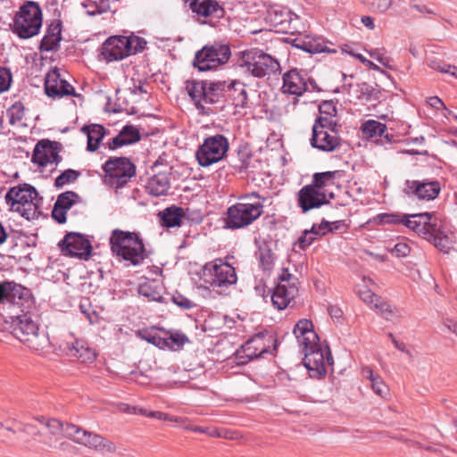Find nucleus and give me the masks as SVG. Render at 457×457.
I'll return each instance as SVG.
<instances>
[{"label":"nucleus","mask_w":457,"mask_h":457,"mask_svg":"<svg viewBox=\"0 0 457 457\" xmlns=\"http://www.w3.org/2000/svg\"><path fill=\"white\" fill-rule=\"evenodd\" d=\"M293 333L304 353L303 363L312 376L320 377L326 373L327 365L333 364V358L328 349L327 356L320 345V339L310 320L302 319L295 326Z\"/></svg>","instance_id":"nucleus-1"},{"label":"nucleus","mask_w":457,"mask_h":457,"mask_svg":"<svg viewBox=\"0 0 457 457\" xmlns=\"http://www.w3.org/2000/svg\"><path fill=\"white\" fill-rule=\"evenodd\" d=\"M238 202L229 206L225 224L231 229H238L252 224L263 212V200L257 193L244 195Z\"/></svg>","instance_id":"nucleus-2"},{"label":"nucleus","mask_w":457,"mask_h":457,"mask_svg":"<svg viewBox=\"0 0 457 457\" xmlns=\"http://www.w3.org/2000/svg\"><path fill=\"white\" fill-rule=\"evenodd\" d=\"M38 193L30 185L13 187L5 195V201L12 212L20 213L28 220H36L41 214Z\"/></svg>","instance_id":"nucleus-3"},{"label":"nucleus","mask_w":457,"mask_h":457,"mask_svg":"<svg viewBox=\"0 0 457 457\" xmlns=\"http://www.w3.org/2000/svg\"><path fill=\"white\" fill-rule=\"evenodd\" d=\"M110 245L114 254L132 265H138L145 259V245L136 232L114 229L110 237Z\"/></svg>","instance_id":"nucleus-4"},{"label":"nucleus","mask_w":457,"mask_h":457,"mask_svg":"<svg viewBox=\"0 0 457 457\" xmlns=\"http://www.w3.org/2000/svg\"><path fill=\"white\" fill-rule=\"evenodd\" d=\"M200 287H212L220 294L225 293L228 287L237 280L236 270L221 259H215L204 264L200 273Z\"/></svg>","instance_id":"nucleus-5"},{"label":"nucleus","mask_w":457,"mask_h":457,"mask_svg":"<svg viewBox=\"0 0 457 457\" xmlns=\"http://www.w3.org/2000/svg\"><path fill=\"white\" fill-rule=\"evenodd\" d=\"M43 23L42 10L38 3L25 2L15 13L12 31L21 39H29L37 36Z\"/></svg>","instance_id":"nucleus-6"},{"label":"nucleus","mask_w":457,"mask_h":457,"mask_svg":"<svg viewBox=\"0 0 457 457\" xmlns=\"http://www.w3.org/2000/svg\"><path fill=\"white\" fill-rule=\"evenodd\" d=\"M28 310L21 312L22 314H11L9 328L19 341L34 351H39L44 348L46 339L44 335L39 334L38 324L33 320Z\"/></svg>","instance_id":"nucleus-7"},{"label":"nucleus","mask_w":457,"mask_h":457,"mask_svg":"<svg viewBox=\"0 0 457 457\" xmlns=\"http://www.w3.org/2000/svg\"><path fill=\"white\" fill-rule=\"evenodd\" d=\"M144 38L130 36H112L101 46L100 55L106 62L120 61L145 49Z\"/></svg>","instance_id":"nucleus-8"},{"label":"nucleus","mask_w":457,"mask_h":457,"mask_svg":"<svg viewBox=\"0 0 457 457\" xmlns=\"http://www.w3.org/2000/svg\"><path fill=\"white\" fill-rule=\"evenodd\" d=\"M241 54L240 66L253 77L263 78L280 71L278 61L261 50H245Z\"/></svg>","instance_id":"nucleus-9"},{"label":"nucleus","mask_w":457,"mask_h":457,"mask_svg":"<svg viewBox=\"0 0 457 457\" xmlns=\"http://www.w3.org/2000/svg\"><path fill=\"white\" fill-rule=\"evenodd\" d=\"M32 305L33 296L29 288L14 282H0V306L4 309L12 308L24 312Z\"/></svg>","instance_id":"nucleus-10"},{"label":"nucleus","mask_w":457,"mask_h":457,"mask_svg":"<svg viewBox=\"0 0 457 457\" xmlns=\"http://www.w3.org/2000/svg\"><path fill=\"white\" fill-rule=\"evenodd\" d=\"M231 56L228 45L214 43L197 51L194 65L202 71L216 69L228 62Z\"/></svg>","instance_id":"nucleus-11"},{"label":"nucleus","mask_w":457,"mask_h":457,"mask_svg":"<svg viewBox=\"0 0 457 457\" xmlns=\"http://www.w3.org/2000/svg\"><path fill=\"white\" fill-rule=\"evenodd\" d=\"M228 147V141L223 135L208 137L196 150V160L201 166L208 167L221 161L226 156Z\"/></svg>","instance_id":"nucleus-12"},{"label":"nucleus","mask_w":457,"mask_h":457,"mask_svg":"<svg viewBox=\"0 0 457 457\" xmlns=\"http://www.w3.org/2000/svg\"><path fill=\"white\" fill-rule=\"evenodd\" d=\"M103 170L108 183L116 189L123 187L136 175V166L127 157L110 158Z\"/></svg>","instance_id":"nucleus-13"},{"label":"nucleus","mask_w":457,"mask_h":457,"mask_svg":"<svg viewBox=\"0 0 457 457\" xmlns=\"http://www.w3.org/2000/svg\"><path fill=\"white\" fill-rule=\"evenodd\" d=\"M282 92L295 96L293 104L296 105L301 96L306 91L320 90L316 81L308 76L304 71L292 69L283 75Z\"/></svg>","instance_id":"nucleus-14"},{"label":"nucleus","mask_w":457,"mask_h":457,"mask_svg":"<svg viewBox=\"0 0 457 457\" xmlns=\"http://www.w3.org/2000/svg\"><path fill=\"white\" fill-rule=\"evenodd\" d=\"M184 8L200 24H211L213 19L225 15L223 6L217 0H184Z\"/></svg>","instance_id":"nucleus-15"},{"label":"nucleus","mask_w":457,"mask_h":457,"mask_svg":"<svg viewBox=\"0 0 457 457\" xmlns=\"http://www.w3.org/2000/svg\"><path fill=\"white\" fill-rule=\"evenodd\" d=\"M278 283L273 290L271 301L278 310L286 309L298 293L295 278L288 270L283 268L278 277Z\"/></svg>","instance_id":"nucleus-16"},{"label":"nucleus","mask_w":457,"mask_h":457,"mask_svg":"<svg viewBox=\"0 0 457 457\" xmlns=\"http://www.w3.org/2000/svg\"><path fill=\"white\" fill-rule=\"evenodd\" d=\"M278 339L273 332L263 331L257 333L245 342L242 346V353L245 356L253 360L262 356L270 350H276Z\"/></svg>","instance_id":"nucleus-17"},{"label":"nucleus","mask_w":457,"mask_h":457,"mask_svg":"<svg viewBox=\"0 0 457 457\" xmlns=\"http://www.w3.org/2000/svg\"><path fill=\"white\" fill-rule=\"evenodd\" d=\"M336 127L314 123L311 137L312 146L323 152H333L338 149L341 145V138L335 129Z\"/></svg>","instance_id":"nucleus-18"},{"label":"nucleus","mask_w":457,"mask_h":457,"mask_svg":"<svg viewBox=\"0 0 457 457\" xmlns=\"http://www.w3.org/2000/svg\"><path fill=\"white\" fill-rule=\"evenodd\" d=\"M422 215L427 216L424 220V225L415 229V233L422 238L431 242L434 245L443 250L446 246V237H444L441 220L435 212H422Z\"/></svg>","instance_id":"nucleus-19"},{"label":"nucleus","mask_w":457,"mask_h":457,"mask_svg":"<svg viewBox=\"0 0 457 457\" xmlns=\"http://www.w3.org/2000/svg\"><path fill=\"white\" fill-rule=\"evenodd\" d=\"M441 191L439 181L434 179H407L404 183L403 192L409 197L416 198L420 201L435 200Z\"/></svg>","instance_id":"nucleus-20"},{"label":"nucleus","mask_w":457,"mask_h":457,"mask_svg":"<svg viewBox=\"0 0 457 457\" xmlns=\"http://www.w3.org/2000/svg\"><path fill=\"white\" fill-rule=\"evenodd\" d=\"M59 246L64 255L79 257L80 259H87L92 251L89 240L83 235L76 232L68 233L60 241Z\"/></svg>","instance_id":"nucleus-21"},{"label":"nucleus","mask_w":457,"mask_h":457,"mask_svg":"<svg viewBox=\"0 0 457 457\" xmlns=\"http://www.w3.org/2000/svg\"><path fill=\"white\" fill-rule=\"evenodd\" d=\"M45 90L48 96L62 97L65 96H78L74 87L62 79L57 70L51 71L45 79Z\"/></svg>","instance_id":"nucleus-22"},{"label":"nucleus","mask_w":457,"mask_h":457,"mask_svg":"<svg viewBox=\"0 0 457 457\" xmlns=\"http://www.w3.org/2000/svg\"><path fill=\"white\" fill-rule=\"evenodd\" d=\"M427 216L420 213L415 214H395V213H380L377 216V220L382 224H403L409 229L415 231L416 228L424 225V220Z\"/></svg>","instance_id":"nucleus-23"},{"label":"nucleus","mask_w":457,"mask_h":457,"mask_svg":"<svg viewBox=\"0 0 457 457\" xmlns=\"http://www.w3.org/2000/svg\"><path fill=\"white\" fill-rule=\"evenodd\" d=\"M62 161L56 148L49 140H40L35 146L32 155V162L41 167L48 164L55 166Z\"/></svg>","instance_id":"nucleus-24"},{"label":"nucleus","mask_w":457,"mask_h":457,"mask_svg":"<svg viewBox=\"0 0 457 457\" xmlns=\"http://www.w3.org/2000/svg\"><path fill=\"white\" fill-rule=\"evenodd\" d=\"M328 203L326 194L312 186H304L298 193V204L303 212L319 208Z\"/></svg>","instance_id":"nucleus-25"},{"label":"nucleus","mask_w":457,"mask_h":457,"mask_svg":"<svg viewBox=\"0 0 457 457\" xmlns=\"http://www.w3.org/2000/svg\"><path fill=\"white\" fill-rule=\"evenodd\" d=\"M141 138L139 129L133 125H126L120 133L107 143L110 150H115L124 145H132Z\"/></svg>","instance_id":"nucleus-26"},{"label":"nucleus","mask_w":457,"mask_h":457,"mask_svg":"<svg viewBox=\"0 0 457 457\" xmlns=\"http://www.w3.org/2000/svg\"><path fill=\"white\" fill-rule=\"evenodd\" d=\"M67 349L70 356L77 358L81 362H92L96 357L95 351L82 339H76L71 345H68Z\"/></svg>","instance_id":"nucleus-27"},{"label":"nucleus","mask_w":457,"mask_h":457,"mask_svg":"<svg viewBox=\"0 0 457 457\" xmlns=\"http://www.w3.org/2000/svg\"><path fill=\"white\" fill-rule=\"evenodd\" d=\"M205 87L206 80H187L186 83V90L201 113H205L204 105Z\"/></svg>","instance_id":"nucleus-28"},{"label":"nucleus","mask_w":457,"mask_h":457,"mask_svg":"<svg viewBox=\"0 0 457 457\" xmlns=\"http://www.w3.org/2000/svg\"><path fill=\"white\" fill-rule=\"evenodd\" d=\"M170 178L167 172H159L148 179L146 191L154 196L165 195L170 189Z\"/></svg>","instance_id":"nucleus-29"},{"label":"nucleus","mask_w":457,"mask_h":457,"mask_svg":"<svg viewBox=\"0 0 457 457\" xmlns=\"http://www.w3.org/2000/svg\"><path fill=\"white\" fill-rule=\"evenodd\" d=\"M79 445L93 448L99 452L113 453L116 447L112 442L107 440L97 434L85 431V435Z\"/></svg>","instance_id":"nucleus-30"},{"label":"nucleus","mask_w":457,"mask_h":457,"mask_svg":"<svg viewBox=\"0 0 457 457\" xmlns=\"http://www.w3.org/2000/svg\"><path fill=\"white\" fill-rule=\"evenodd\" d=\"M81 131L87 137V148L89 152H95L99 148L100 142L107 132L105 128L100 124L85 125Z\"/></svg>","instance_id":"nucleus-31"},{"label":"nucleus","mask_w":457,"mask_h":457,"mask_svg":"<svg viewBox=\"0 0 457 457\" xmlns=\"http://www.w3.org/2000/svg\"><path fill=\"white\" fill-rule=\"evenodd\" d=\"M61 32L62 26L60 22L51 23L41 40L40 51L49 52L54 50L62 39Z\"/></svg>","instance_id":"nucleus-32"},{"label":"nucleus","mask_w":457,"mask_h":457,"mask_svg":"<svg viewBox=\"0 0 457 457\" xmlns=\"http://www.w3.org/2000/svg\"><path fill=\"white\" fill-rule=\"evenodd\" d=\"M204 104H216L227 96L228 82L206 80Z\"/></svg>","instance_id":"nucleus-33"},{"label":"nucleus","mask_w":457,"mask_h":457,"mask_svg":"<svg viewBox=\"0 0 457 457\" xmlns=\"http://www.w3.org/2000/svg\"><path fill=\"white\" fill-rule=\"evenodd\" d=\"M233 102L236 108L247 107V92L243 83L231 81L228 83L227 96Z\"/></svg>","instance_id":"nucleus-34"},{"label":"nucleus","mask_w":457,"mask_h":457,"mask_svg":"<svg viewBox=\"0 0 457 457\" xmlns=\"http://www.w3.org/2000/svg\"><path fill=\"white\" fill-rule=\"evenodd\" d=\"M184 214L181 207L172 205L159 212L160 223L166 228L180 227Z\"/></svg>","instance_id":"nucleus-35"},{"label":"nucleus","mask_w":457,"mask_h":457,"mask_svg":"<svg viewBox=\"0 0 457 457\" xmlns=\"http://www.w3.org/2000/svg\"><path fill=\"white\" fill-rule=\"evenodd\" d=\"M361 131L367 138H374L378 140V137H385L387 142H390L389 135L386 133V126L375 120H369L361 125ZM382 141V139H380Z\"/></svg>","instance_id":"nucleus-36"},{"label":"nucleus","mask_w":457,"mask_h":457,"mask_svg":"<svg viewBox=\"0 0 457 457\" xmlns=\"http://www.w3.org/2000/svg\"><path fill=\"white\" fill-rule=\"evenodd\" d=\"M320 116L316 119V124L325 126H337L335 117L337 110L333 101H324L319 106Z\"/></svg>","instance_id":"nucleus-37"},{"label":"nucleus","mask_w":457,"mask_h":457,"mask_svg":"<svg viewBox=\"0 0 457 457\" xmlns=\"http://www.w3.org/2000/svg\"><path fill=\"white\" fill-rule=\"evenodd\" d=\"M371 309L376 311L377 313H378L386 320L392 321L395 319L399 318L400 316L398 310L395 307L390 305L386 301L382 299L380 296L378 298V301L375 302Z\"/></svg>","instance_id":"nucleus-38"},{"label":"nucleus","mask_w":457,"mask_h":457,"mask_svg":"<svg viewBox=\"0 0 457 457\" xmlns=\"http://www.w3.org/2000/svg\"><path fill=\"white\" fill-rule=\"evenodd\" d=\"M257 258L259 259L260 265L264 271H270L272 270L276 257L274 253L267 245L264 244L259 247Z\"/></svg>","instance_id":"nucleus-39"},{"label":"nucleus","mask_w":457,"mask_h":457,"mask_svg":"<svg viewBox=\"0 0 457 457\" xmlns=\"http://www.w3.org/2000/svg\"><path fill=\"white\" fill-rule=\"evenodd\" d=\"M138 294L147 298L148 301L160 302L162 298V292L160 288L154 285V282L140 284L138 287Z\"/></svg>","instance_id":"nucleus-40"},{"label":"nucleus","mask_w":457,"mask_h":457,"mask_svg":"<svg viewBox=\"0 0 457 457\" xmlns=\"http://www.w3.org/2000/svg\"><path fill=\"white\" fill-rule=\"evenodd\" d=\"M81 4L86 12L88 15L93 16L106 12L109 8V0H85Z\"/></svg>","instance_id":"nucleus-41"},{"label":"nucleus","mask_w":457,"mask_h":457,"mask_svg":"<svg viewBox=\"0 0 457 457\" xmlns=\"http://www.w3.org/2000/svg\"><path fill=\"white\" fill-rule=\"evenodd\" d=\"M337 171H325L315 173L312 177V183L310 186L321 191L324 187L334 183Z\"/></svg>","instance_id":"nucleus-42"},{"label":"nucleus","mask_w":457,"mask_h":457,"mask_svg":"<svg viewBox=\"0 0 457 457\" xmlns=\"http://www.w3.org/2000/svg\"><path fill=\"white\" fill-rule=\"evenodd\" d=\"M79 201V196L73 191H66L58 195L55 204L62 210H70L73 204Z\"/></svg>","instance_id":"nucleus-43"},{"label":"nucleus","mask_w":457,"mask_h":457,"mask_svg":"<svg viewBox=\"0 0 457 457\" xmlns=\"http://www.w3.org/2000/svg\"><path fill=\"white\" fill-rule=\"evenodd\" d=\"M164 341L167 342L165 349L177 351L181 349L183 345L188 342V338L185 334L173 333L169 337H164Z\"/></svg>","instance_id":"nucleus-44"},{"label":"nucleus","mask_w":457,"mask_h":457,"mask_svg":"<svg viewBox=\"0 0 457 457\" xmlns=\"http://www.w3.org/2000/svg\"><path fill=\"white\" fill-rule=\"evenodd\" d=\"M80 176V172L72 169H68L62 172L54 180V186L58 188L67 184L72 183Z\"/></svg>","instance_id":"nucleus-45"},{"label":"nucleus","mask_w":457,"mask_h":457,"mask_svg":"<svg viewBox=\"0 0 457 457\" xmlns=\"http://www.w3.org/2000/svg\"><path fill=\"white\" fill-rule=\"evenodd\" d=\"M85 431L73 424H63L62 437H69L77 444H80Z\"/></svg>","instance_id":"nucleus-46"},{"label":"nucleus","mask_w":457,"mask_h":457,"mask_svg":"<svg viewBox=\"0 0 457 457\" xmlns=\"http://www.w3.org/2000/svg\"><path fill=\"white\" fill-rule=\"evenodd\" d=\"M138 336L147 341L148 343L159 347L160 349H165L167 342L164 341V337H160L157 333L149 330L138 331Z\"/></svg>","instance_id":"nucleus-47"},{"label":"nucleus","mask_w":457,"mask_h":457,"mask_svg":"<svg viewBox=\"0 0 457 457\" xmlns=\"http://www.w3.org/2000/svg\"><path fill=\"white\" fill-rule=\"evenodd\" d=\"M62 427L63 424L60 420L55 419L50 420L45 424L42 436H46L47 434H51L54 436L62 437Z\"/></svg>","instance_id":"nucleus-48"},{"label":"nucleus","mask_w":457,"mask_h":457,"mask_svg":"<svg viewBox=\"0 0 457 457\" xmlns=\"http://www.w3.org/2000/svg\"><path fill=\"white\" fill-rule=\"evenodd\" d=\"M319 236L316 235V225H313L311 230H305L299 237V246L301 249L308 247Z\"/></svg>","instance_id":"nucleus-49"},{"label":"nucleus","mask_w":457,"mask_h":457,"mask_svg":"<svg viewBox=\"0 0 457 457\" xmlns=\"http://www.w3.org/2000/svg\"><path fill=\"white\" fill-rule=\"evenodd\" d=\"M370 386L374 393L381 397L388 394V387L378 374L370 380Z\"/></svg>","instance_id":"nucleus-50"},{"label":"nucleus","mask_w":457,"mask_h":457,"mask_svg":"<svg viewBox=\"0 0 457 457\" xmlns=\"http://www.w3.org/2000/svg\"><path fill=\"white\" fill-rule=\"evenodd\" d=\"M298 48L311 54L322 53L326 51V47L322 43L309 41H303L302 44L296 45Z\"/></svg>","instance_id":"nucleus-51"},{"label":"nucleus","mask_w":457,"mask_h":457,"mask_svg":"<svg viewBox=\"0 0 457 457\" xmlns=\"http://www.w3.org/2000/svg\"><path fill=\"white\" fill-rule=\"evenodd\" d=\"M385 49H379L375 48L369 51V54L370 57L377 60L378 62H380L383 66H385L387 69H393L392 65L390 64L391 59L385 55Z\"/></svg>","instance_id":"nucleus-52"},{"label":"nucleus","mask_w":457,"mask_h":457,"mask_svg":"<svg viewBox=\"0 0 457 457\" xmlns=\"http://www.w3.org/2000/svg\"><path fill=\"white\" fill-rule=\"evenodd\" d=\"M12 76L9 69L0 67V93H4L10 88Z\"/></svg>","instance_id":"nucleus-53"},{"label":"nucleus","mask_w":457,"mask_h":457,"mask_svg":"<svg viewBox=\"0 0 457 457\" xmlns=\"http://www.w3.org/2000/svg\"><path fill=\"white\" fill-rule=\"evenodd\" d=\"M364 2L375 12H384L392 4V0H364Z\"/></svg>","instance_id":"nucleus-54"},{"label":"nucleus","mask_w":457,"mask_h":457,"mask_svg":"<svg viewBox=\"0 0 457 457\" xmlns=\"http://www.w3.org/2000/svg\"><path fill=\"white\" fill-rule=\"evenodd\" d=\"M359 295L361 299L370 308L373 306L375 302L378 301V298L379 297L366 287H363L359 290Z\"/></svg>","instance_id":"nucleus-55"},{"label":"nucleus","mask_w":457,"mask_h":457,"mask_svg":"<svg viewBox=\"0 0 457 457\" xmlns=\"http://www.w3.org/2000/svg\"><path fill=\"white\" fill-rule=\"evenodd\" d=\"M11 122L21 121L24 116V106L21 103H15L10 109Z\"/></svg>","instance_id":"nucleus-56"},{"label":"nucleus","mask_w":457,"mask_h":457,"mask_svg":"<svg viewBox=\"0 0 457 457\" xmlns=\"http://www.w3.org/2000/svg\"><path fill=\"white\" fill-rule=\"evenodd\" d=\"M391 252L397 257H406L407 255H409L411 248L408 245V244L404 242H399L395 245Z\"/></svg>","instance_id":"nucleus-57"},{"label":"nucleus","mask_w":457,"mask_h":457,"mask_svg":"<svg viewBox=\"0 0 457 457\" xmlns=\"http://www.w3.org/2000/svg\"><path fill=\"white\" fill-rule=\"evenodd\" d=\"M42 442L50 448H57L63 445L62 437L54 436L51 434H47L46 436H43Z\"/></svg>","instance_id":"nucleus-58"},{"label":"nucleus","mask_w":457,"mask_h":457,"mask_svg":"<svg viewBox=\"0 0 457 457\" xmlns=\"http://www.w3.org/2000/svg\"><path fill=\"white\" fill-rule=\"evenodd\" d=\"M66 212L67 210H62V207H58V204L54 203L52 211V217L54 220H55L60 224L64 223L66 221Z\"/></svg>","instance_id":"nucleus-59"},{"label":"nucleus","mask_w":457,"mask_h":457,"mask_svg":"<svg viewBox=\"0 0 457 457\" xmlns=\"http://www.w3.org/2000/svg\"><path fill=\"white\" fill-rule=\"evenodd\" d=\"M358 87H359V91H360L361 96L365 100L371 99L375 95L374 87L368 83H361V84L358 85Z\"/></svg>","instance_id":"nucleus-60"},{"label":"nucleus","mask_w":457,"mask_h":457,"mask_svg":"<svg viewBox=\"0 0 457 457\" xmlns=\"http://www.w3.org/2000/svg\"><path fill=\"white\" fill-rule=\"evenodd\" d=\"M428 65L429 68L435 70V71H438L442 73H445L447 71V68H448V63H445L444 62H441L439 60H436V59H433V60H429L428 62Z\"/></svg>","instance_id":"nucleus-61"},{"label":"nucleus","mask_w":457,"mask_h":457,"mask_svg":"<svg viewBox=\"0 0 457 457\" xmlns=\"http://www.w3.org/2000/svg\"><path fill=\"white\" fill-rule=\"evenodd\" d=\"M337 222H328V221H322L319 226H316V235L324 236L328 232H330L328 228H330V226L336 225Z\"/></svg>","instance_id":"nucleus-62"},{"label":"nucleus","mask_w":457,"mask_h":457,"mask_svg":"<svg viewBox=\"0 0 457 457\" xmlns=\"http://www.w3.org/2000/svg\"><path fill=\"white\" fill-rule=\"evenodd\" d=\"M145 83L142 80L133 81L132 87H129L133 94H146L147 90L145 88Z\"/></svg>","instance_id":"nucleus-63"},{"label":"nucleus","mask_w":457,"mask_h":457,"mask_svg":"<svg viewBox=\"0 0 457 457\" xmlns=\"http://www.w3.org/2000/svg\"><path fill=\"white\" fill-rule=\"evenodd\" d=\"M427 102L431 107L436 110L446 109L444 102L438 96L428 97Z\"/></svg>","instance_id":"nucleus-64"}]
</instances>
